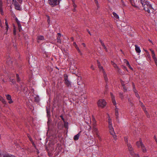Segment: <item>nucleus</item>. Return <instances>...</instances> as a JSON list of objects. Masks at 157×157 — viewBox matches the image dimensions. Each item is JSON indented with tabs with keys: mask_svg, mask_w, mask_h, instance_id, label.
I'll use <instances>...</instances> for the list:
<instances>
[{
	"mask_svg": "<svg viewBox=\"0 0 157 157\" xmlns=\"http://www.w3.org/2000/svg\"><path fill=\"white\" fill-rule=\"evenodd\" d=\"M3 157H16L14 155L9 154L7 153H6L2 155Z\"/></svg>",
	"mask_w": 157,
	"mask_h": 157,
	"instance_id": "nucleus-10",
	"label": "nucleus"
},
{
	"mask_svg": "<svg viewBox=\"0 0 157 157\" xmlns=\"http://www.w3.org/2000/svg\"><path fill=\"white\" fill-rule=\"evenodd\" d=\"M99 40L101 44L103 43V42L102 41V40H101V39H99Z\"/></svg>",
	"mask_w": 157,
	"mask_h": 157,
	"instance_id": "nucleus-63",
	"label": "nucleus"
},
{
	"mask_svg": "<svg viewBox=\"0 0 157 157\" xmlns=\"http://www.w3.org/2000/svg\"><path fill=\"white\" fill-rule=\"evenodd\" d=\"M50 19V17H49V16H48V22L50 21H49Z\"/></svg>",
	"mask_w": 157,
	"mask_h": 157,
	"instance_id": "nucleus-58",
	"label": "nucleus"
},
{
	"mask_svg": "<svg viewBox=\"0 0 157 157\" xmlns=\"http://www.w3.org/2000/svg\"><path fill=\"white\" fill-rule=\"evenodd\" d=\"M64 122V127L66 128H68V123L67 122H66L65 121Z\"/></svg>",
	"mask_w": 157,
	"mask_h": 157,
	"instance_id": "nucleus-28",
	"label": "nucleus"
},
{
	"mask_svg": "<svg viewBox=\"0 0 157 157\" xmlns=\"http://www.w3.org/2000/svg\"><path fill=\"white\" fill-rule=\"evenodd\" d=\"M122 67L123 68V69L124 70L128 71H127V68L125 67L124 66H122Z\"/></svg>",
	"mask_w": 157,
	"mask_h": 157,
	"instance_id": "nucleus-46",
	"label": "nucleus"
},
{
	"mask_svg": "<svg viewBox=\"0 0 157 157\" xmlns=\"http://www.w3.org/2000/svg\"><path fill=\"white\" fill-rule=\"evenodd\" d=\"M121 2L122 4V5L123 7H124L126 6V5L124 4V2L123 0H121Z\"/></svg>",
	"mask_w": 157,
	"mask_h": 157,
	"instance_id": "nucleus-34",
	"label": "nucleus"
},
{
	"mask_svg": "<svg viewBox=\"0 0 157 157\" xmlns=\"http://www.w3.org/2000/svg\"><path fill=\"white\" fill-rule=\"evenodd\" d=\"M32 144L34 146V147H35V148H36V146L35 144H34V142H33V141H32Z\"/></svg>",
	"mask_w": 157,
	"mask_h": 157,
	"instance_id": "nucleus-50",
	"label": "nucleus"
},
{
	"mask_svg": "<svg viewBox=\"0 0 157 157\" xmlns=\"http://www.w3.org/2000/svg\"><path fill=\"white\" fill-rule=\"evenodd\" d=\"M6 99L9 101L8 102L10 104H11L13 103V101H12L11 99V97L9 94H6Z\"/></svg>",
	"mask_w": 157,
	"mask_h": 157,
	"instance_id": "nucleus-9",
	"label": "nucleus"
},
{
	"mask_svg": "<svg viewBox=\"0 0 157 157\" xmlns=\"http://www.w3.org/2000/svg\"><path fill=\"white\" fill-rule=\"evenodd\" d=\"M128 101L131 103V104H132L131 100L129 98H128Z\"/></svg>",
	"mask_w": 157,
	"mask_h": 157,
	"instance_id": "nucleus-61",
	"label": "nucleus"
},
{
	"mask_svg": "<svg viewBox=\"0 0 157 157\" xmlns=\"http://www.w3.org/2000/svg\"><path fill=\"white\" fill-rule=\"evenodd\" d=\"M0 11L1 14V15H4V13H3L2 8H0Z\"/></svg>",
	"mask_w": 157,
	"mask_h": 157,
	"instance_id": "nucleus-40",
	"label": "nucleus"
},
{
	"mask_svg": "<svg viewBox=\"0 0 157 157\" xmlns=\"http://www.w3.org/2000/svg\"><path fill=\"white\" fill-rule=\"evenodd\" d=\"M98 105L99 107L104 108L106 105V102L104 99H100L98 102Z\"/></svg>",
	"mask_w": 157,
	"mask_h": 157,
	"instance_id": "nucleus-5",
	"label": "nucleus"
},
{
	"mask_svg": "<svg viewBox=\"0 0 157 157\" xmlns=\"http://www.w3.org/2000/svg\"><path fill=\"white\" fill-rule=\"evenodd\" d=\"M37 42H39V41H38V40H44V37L43 36H38L37 37Z\"/></svg>",
	"mask_w": 157,
	"mask_h": 157,
	"instance_id": "nucleus-18",
	"label": "nucleus"
},
{
	"mask_svg": "<svg viewBox=\"0 0 157 157\" xmlns=\"http://www.w3.org/2000/svg\"><path fill=\"white\" fill-rule=\"evenodd\" d=\"M103 77H104V79L105 81V82L106 83H107V82L108 81V78H107V75L106 74L105 72V73H103Z\"/></svg>",
	"mask_w": 157,
	"mask_h": 157,
	"instance_id": "nucleus-19",
	"label": "nucleus"
},
{
	"mask_svg": "<svg viewBox=\"0 0 157 157\" xmlns=\"http://www.w3.org/2000/svg\"><path fill=\"white\" fill-rule=\"evenodd\" d=\"M13 34L15 35L16 34V30L15 28V27L14 26H13Z\"/></svg>",
	"mask_w": 157,
	"mask_h": 157,
	"instance_id": "nucleus-32",
	"label": "nucleus"
},
{
	"mask_svg": "<svg viewBox=\"0 0 157 157\" xmlns=\"http://www.w3.org/2000/svg\"><path fill=\"white\" fill-rule=\"evenodd\" d=\"M115 116H116V120L117 121H118V109L116 108L115 109Z\"/></svg>",
	"mask_w": 157,
	"mask_h": 157,
	"instance_id": "nucleus-11",
	"label": "nucleus"
},
{
	"mask_svg": "<svg viewBox=\"0 0 157 157\" xmlns=\"http://www.w3.org/2000/svg\"><path fill=\"white\" fill-rule=\"evenodd\" d=\"M15 19V21H16V22H17V25H18L21 24L19 21H18V19L17 18H16Z\"/></svg>",
	"mask_w": 157,
	"mask_h": 157,
	"instance_id": "nucleus-39",
	"label": "nucleus"
},
{
	"mask_svg": "<svg viewBox=\"0 0 157 157\" xmlns=\"http://www.w3.org/2000/svg\"><path fill=\"white\" fill-rule=\"evenodd\" d=\"M98 67L99 68V69L100 70H102L103 73H105V70L104 69L103 67L102 66H101L100 67Z\"/></svg>",
	"mask_w": 157,
	"mask_h": 157,
	"instance_id": "nucleus-26",
	"label": "nucleus"
},
{
	"mask_svg": "<svg viewBox=\"0 0 157 157\" xmlns=\"http://www.w3.org/2000/svg\"><path fill=\"white\" fill-rule=\"evenodd\" d=\"M94 2L97 5V9H98L99 8L100 6L98 0H94Z\"/></svg>",
	"mask_w": 157,
	"mask_h": 157,
	"instance_id": "nucleus-27",
	"label": "nucleus"
},
{
	"mask_svg": "<svg viewBox=\"0 0 157 157\" xmlns=\"http://www.w3.org/2000/svg\"><path fill=\"white\" fill-rule=\"evenodd\" d=\"M74 0H72L73 1V5L74 8H76L77 7L76 5L75 4V2L74 1Z\"/></svg>",
	"mask_w": 157,
	"mask_h": 157,
	"instance_id": "nucleus-41",
	"label": "nucleus"
},
{
	"mask_svg": "<svg viewBox=\"0 0 157 157\" xmlns=\"http://www.w3.org/2000/svg\"><path fill=\"white\" fill-rule=\"evenodd\" d=\"M110 95L112 98L113 103L114 105H115L116 104V103L114 97L112 93H110Z\"/></svg>",
	"mask_w": 157,
	"mask_h": 157,
	"instance_id": "nucleus-12",
	"label": "nucleus"
},
{
	"mask_svg": "<svg viewBox=\"0 0 157 157\" xmlns=\"http://www.w3.org/2000/svg\"><path fill=\"white\" fill-rule=\"evenodd\" d=\"M65 84L67 86V87H69L71 85V82L69 81L68 80L64 82Z\"/></svg>",
	"mask_w": 157,
	"mask_h": 157,
	"instance_id": "nucleus-17",
	"label": "nucleus"
},
{
	"mask_svg": "<svg viewBox=\"0 0 157 157\" xmlns=\"http://www.w3.org/2000/svg\"><path fill=\"white\" fill-rule=\"evenodd\" d=\"M18 2L20 3L21 4L22 2V0H17Z\"/></svg>",
	"mask_w": 157,
	"mask_h": 157,
	"instance_id": "nucleus-51",
	"label": "nucleus"
},
{
	"mask_svg": "<svg viewBox=\"0 0 157 157\" xmlns=\"http://www.w3.org/2000/svg\"><path fill=\"white\" fill-rule=\"evenodd\" d=\"M5 24H6V29L7 30H8V28H9V26H8L6 19H5Z\"/></svg>",
	"mask_w": 157,
	"mask_h": 157,
	"instance_id": "nucleus-29",
	"label": "nucleus"
},
{
	"mask_svg": "<svg viewBox=\"0 0 157 157\" xmlns=\"http://www.w3.org/2000/svg\"><path fill=\"white\" fill-rule=\"evenodd\" d=\"M12 4L14 6L15 9L16 10L20 11L21 10V9L20 5L17 2L16 0H13Z\"/></svg>",
	"mask_w": 157,
	"mask_h": 157,
	"instance_id": "nucleus-6",
	"label": "nucleus"
},
{
	"mask_svg": "<svg viewBox=\"0 0 157 157\" xmlns=\"http://www.w3.org/2000/svg\"><path fill=\"white\" fill-rule=\"evenodd\" d=\"M0 100L4 104H6V102L5 100L1 96H0Z\"/></svg>",
	"mask_w": 157,
	"mask_h": 157,
	"instance_id": "nucleus-24",
	"label": "nucleus"
},
{
	"mask_svg": "<svg viewBox=\"0 0 157 157\" xmlns=\"http://www.w3.org/2000/svg\"><path fill=\"white\" fill-rule=\"evenodd\" d=\"M93 70H95V68L93 65H92L90 67Z\"/></svg>",
	"mask_w": 157,
	"mask_h": 157,
	"instance_id": "nucleus-49",
	"label": "nucleus"
},
{
	"mask_svg": "<svg viewBox=\"0 0 157 157\" xmlns=\"http://www.w3.org/2000/svg\"><path fill=\"white\" fill-rule=\"evenodd\" d=\"M111 64L112 65H113V66L115 68H118V67L117 65L113 61H111Z\"/></svg>",
	"mask_w": 157,
	"mask_h": 157,
	"instance_id": "nucleus-21",
	"label": "nucleus"
},
{
	"mask_svg": "<svg viewBox=\"0 0 157 157\" xmlns=\"http://www.w3.org/2000/svg\"><path fill=\"white\" fill-rule=\"evenodd\" d=\"M141 141V140H140L139 141H137L136 142V144L137 146L139 147L140 146H141L140 145V141Z\"/></svg>",
	"mask_w": 157,
	"mask_h": 157,
	"instance_id": "nucleus-30",
	"label": "nucleus"
},
{
	"mask_svg": "<svg viewBox=\"0 0 157 157\" xmlns=\"http://www.w3.org/2000/svg\"><path fill=\"white\" fill-rule=\"evenodd\" d=\"M94 132L95 133L96 135H97V133H98V130L96 127V123L95 122H94Z\"/></svg>",
	"mask_w": 157,
	"mask_h": 157,
	"instance_id": "nucleus-13",
	"label": "nucleus"
},
{
	"mask_svg": "<svg viewBox=\"0 0 157 157\" xmlns=\"http://www.w3.org/2000/svg\"><path fill=\"white\" fill-rule=\"evenodd\" d=\"M34 101L35 102H38L40 101V98L38 96H36L34 98Z\"/></svg>",
	"mask_w": 157,
	"mask_h": 157,
	"instance_id": "nucleus-23",
	"label": "nucleus"
},
{
	"mask_svg": "<svg viewBox=\"0 0 157 157\" xmlns=\"http://www.w3.org/2000/svg\"><path fill=\"white\" fill-rule=\"evenodd\" d=\"M73 45L75 47V48L77 50V51H78V52L79 53H81L80 50L79 49L77 45L76 44L75 42H74L73 43Z\"/></svg>",
	"mask_w": 157,
	"mask_h": 157,
	"instance_id": "nucleus-14",
	"label": "nucleus"
},
{
	"mask_svg": "<svg viewBox=\"0 0 157 157\" xmlns=\"http://www.w3.org/2000/svg\"><path fill=\"white\" fill-rule=\"evenodd\" d=\"M146 114L147 117L149 118L150 117V115L147 112H146Z\"/></svg>",
	"mask_w": 157,
	"mask_h": 157,
	"instance_id": "nucleus-47",
	"label": "nucleus"
},
{
	"mask_svg": "<svg viewBox=\"0 0 157 157\" xmlns=\"http://www.w3.org/2000/svg\"><path fill=\"white\" fill-rule=\"evenodd\" d=\"M61 0H48V4L52 7H55L59 4Z\"/></svg>",
	"mask_w": 157,
	"mask_h": 157,
	"instance_id": "nucleus-3",
	"label": "nucleus"
},
{
	"mask_svg": "<svg viewBox=\"0 0 157 157\" xmlns=\"http://www.w3.org/2000/svg\"><path fill=\"white\" fill-rule=\"evenodd\" d=\"M140 145L141 146L142 151L144 153H146L147 152V149L145 146L143 144L142 142V141H140Z\"/></svg>",
	"mask_w": 157,
	"mask_h": 157,
	"instance_id": "nucleus-8",
	"label": "nucleus"
},
{
	"mask_svg": "<svg viewBox=\"0 0 157 157\" xmlns=\"http://www.w3.org/2000/svg\"><path fill=\"white\" fill-rule=\"evenodd\" d=\"M124 140L125 142L126 143V144H127H127H129L128 142V138L127 137H124Z\"/></svg>",
	"mask_w": 157,
	"mask_h": 157,
	"instance_id": "nucleus-31",
	"label": "nucleus"
},
{
	"mask_svg": "<svg viewBox=\"0 0 157 157\" xmlns=\"http://www.w3.org/2000/svg\"><path fill=\"white\" fill-rule=\"evenodd\" d=\"M97 63L98 66V67H100V66H101V63H100V62L98 60H97Z\"/></svg>",
	"mask_w": 157,
	"mask_h": 157,
	"instance_id": "nucleus-43",
	"label": "nucleus"
},
{
	"mask_svg": "<svg viewBox=\"0 0 157 157\" xmlns=\"http://www.w3.org/2000/svg\"><path fill=\"white\" fill-rule=\"evenodd\" d=\"M123 88L124 90V91H125L127 90V89L125 88V85H123Z\"/></svg>",
	"mask_w": 157,
	"mask_h": 157,
	"instance_id": "nucleus-44",
	"label": "nucleus"
},
{
	"mask_svg": "<svg viewBox=\"0 0 157 157\" xmlns=\"http://www.w3.org/2000/svg\"><path fill=\"white\" fill-rule=\"evenodd\" d=\"M47 151H48V155L50 156V155L51 154V153H50V152H49V150L48 149H47Z\"/></svg>",
	"mask_w": 157,
	"mask_h": 157,
	"instance_id": "nucleus-60",
	"label": "nucleus"
},
{
	"mask_svg": "<svg viewBox=\"0 0 157 157\" xmlns=\"http://www.w3.org/2000/svg\"><path fill=\"white\" fill-rule=\"evenodd\" d=\"M87 31L88 32V33L90 35H91V34L90 31L88 29H87Z\"/></svg>",
	"mask_w": 157,
	"mask_h": 157,
	"instance_id": "nucleus-62",
	"label": "nucleus"
},
{
	"mask_svg": "<svg viewBox=\"0 0 157 157\" xmlns=\"http://www.w3.org/2000/svg\"><path fill=\"white\" fill-rule=\"evenodd\" d=\"M57 40H57V42L59 43H60L61 42V41L60 40H59V39L58 38H57Z\"/></svg>",
	"mask_w": 157,
	"mask_h": 157,
	"instance_id": "nucleus-56",
	"label": "nucleus"
},
{
	"mask_svg": "<svg viewBox=\"0 0 157 157\" xmlns=\"http://www.w3.org/2000/svg\"><path fill=\"white\" fill-rule=\"evenodd\" d=\"M3 3L2 0H0V8H2Z\"/></svg>",
	"mask_w": 157,
	"mask_h": 157,
	"instance_id": "nucleus-38",
	"label": "nucleus"
},
{
	"mask_svg": "<svg viewBox=\"0 0 157 157\" xmlns=\"http://www.w3.org/2000/svg\"><path fill=\"white\" fill-rule=\"evenodd\" d=\"M140 102L141 103V106L142 107H143V108H144V105H143V103L142 102H141L140 101Z\"/></svg>",
	"mask_w": 157,
	"mask_h": 157,
	"instance_id": "nucleus-54",
	"label": "nucleus"
},
{
	"mask_svg": "<svg viewBox=\"0 0 157 157\" xmlns=\"http://www.w3.org/2000/svg\"><path fill=\"white\" fill-rule=\"evenodd\" d=\"M105 88L106 90H107L108 89V85H107V83L106 84L105 86Z\"/></svg>",
	"mask_w": 157,
	"mask_h": 157,
	"instance_id": "nucleus-52",
	"label": "nucleus"
},
{
	"mask_svg": "<svg viewBox=\"0 0 157 157\" xmlns=\"http://www.w3.org/2000/svg\"><path fill=\"white\" fill-rule=\"evenodd\" d=\"M16 77H17V82H19L20 81V78H19V75L18 74H16Z\"/></svg>",
	"mask_w": 157,
	"mask_h": 157,
	"instance_id": "nucleus-33",
	"label": "nucleus"
},
{
	"mask_svg": "<svg viewBox=\"0 0 157 157\" xmlns=\"http://www.w3.org/2000/svg\"><path fill=\"white\" fill-rule=\"evenodd\" d=\"M126 65L128 66L130 65L129 62L127 61L126 62Z\"/></svg>",
	"mask_w": 157,
	"mask_h": 157,
	"instance_id": "nucleus-55",
	"label": "nucleus"
},
{
	"mask_svg": "<svg viewBox=\"0 0 157 157\" xmlns=\"http://www.w3.org/2000/svg\"><path fill=\"white\" fill-rule=\"evenodd\" d=\"M109 131L110 134L113 136L114 139L115 140H116L117 138V136L115 135V133L114 131V129L112 126L109 127Z\"/></svg>",
	"mask_w": 157,
	"mask_h": 157,
	"instance_id": "nucleus-7",
	"label": "nucleus"
},
{
	"mask_svg": "<svg viewBox=\"0 0 157 157\" xmlns=\"http://www.w3.org/2000/svg\"><path fill=\"white\" fill-rule=\"evenodd\" d=\"M60 117H61L62 120L63 121V122L65 121V120L64 118H63V117L62 115H60Z\"/></svg>",
	"mask_w": 157,
	"mask_h": 157,
	"instance_id": "nucleus-48",
	"label": "nucleus"
},
{
	"mask_svg": "<svg viewBox=\"0 0 157 157\" xmlns=\"http://www.w3.org/2000/svg\"><path fill=\"white\" fill-rule=\"evenodd\" d=\"M135 95H136V96L137 98H140V97L139 96L138 94V93H137V92H135Z\"/></svg>",
	"mask_w": 157,
	"mask_h": 157,
	"instance_id": "nucleus-45",
	"label": "nucleus"
},
{
	"mask_svg": "<svg viewBox=\"0 0 157 157\" xmlns=\"http://www.w3.org/2000/svg\"><path fill=\"white\" fill-rule=\"evenodd\" d=\"M77 83L79 85L78 88L80 89L81 91H83L82 87L85 86V84L82 80V78L81 77H78L77 80Z\"/></svg>",
	"mask_w": 157,
	"mask_h": 157,
	"instance_id": "nucleus-4",
	"label": "nucleus"
},
{
	"mask_svg": "<svg viewBox=\"0 0 157 157\" xmlns=\"http://www.w3.org/2000/svg\"><path fill=\"white\" fill-rule=\"evenodd\" d=\"M127 147L128 151H129V153L133 157H140L138 154L135 153L134 149L132 146L130 144H127Z\"/></svg>",
	"mask_w": 157,
	"mask_h": 157,
	"instance_id": "nucleus-2",
	"label": "nucleus"
},
{
	"mask_svg": "<svg viewBox=\"0 0 157 157\" xmlns=\"http://www.w3.org/2000/svg\"><path fill=\"white\" fill-rule=\"evenodd\" d=\"M148 0H144L143 1V0H140V2L143 6L144 10L145 11H147L149 13H153L154 9L152 7L149 2L148 1Z\"/></svg>",
	"mask_w": 157,
	"mask_h": 157,
	"instance_id": "nucleus-1",
	"label": "nucleus"
},
{
	"mask_svg": "<svg viewBox=\"0 0 157 157\" xmlns=\"http://www.w3.org/2000/svg\"><path fill=\"white\" fill-rule=\"evenodd\" d=\"M80 136L79 133H78L77 135H75L74 137V140H77L79 139V137Z\"/></svg>",
	"mask_w": 157,
	"mask_h": 157,
	"instance_id": "nucleus-20",
	"label": "nucleus"
},
{
	"mask_svg": "<svg viewBox=\"0 0 157 157\" xmlns=\"http://www.w3.org/2000/svg\"><path fill=\"white\" fill-rule=\"evenodd\" d=\"M97 137H98V139L100 141L101 140V137L99 136V135H98V133H97L96 135Z\"/></svg>",
	"mask_w": 157,
	"mask_h": 157,
	"instance_id": "nucleus-42",
	"label": "nucleus"
},
{
	"mask_svg": "<svg viewBox=\"0 0 157 157\" xmlns=\"http://www.w3.org/2000/svg\"><path fill=\"white\" fill-rule=\"evenodd\" d=\"M119 95L120 97L121 98V99H123V93H119Z\"/></svg>",
	"mask_w": 157,
	"mask_h": 157,
	"instance_id": "nucleus-37",
	"label": "nucleus"
},
{
	"mask_svg": "<svg viewBox=\"0 0 157 157\" xmlns=\"http://www.w3.org/2000/svg\"><path fill=\"white\" fill-rule=\"evenodd\" d=\"M121 83L122 84V86H123V85H124V83L123 82L122 80H121Z\"/></svg>",
	"mask_w": 157,
	"mask_h": 157,
	"instance_id": "nucleus-59",
	"label": "nucleus"
},
{
	"mask_svg": "<svg viewBox=\"0 0 157 157\" xmlns=\"http://www.w3.org/2000/svg\"><path fill=\"white\" fill-rule=\"evenodd\" d=\"M113 14L114 17L115 18L117 19H119V17L118 15L115 12H113Z\"/></svg>",
	"mask_w": 157,
	"mask_h": 157,
	"instance_id": "nucleus-22",
	"label": "nucleus"
},
{
	"mask_svg": "<svg viewBox=\"0 0 157 157\" xmlns=\"http://www.w3.org/2000/svg\"><path fill=\"white\" fill-rule=\"evenodd\" d=\"M18 29L19 32H21V24L18 25Z\"/></svg>",
	"mask_w": 157,
	"mask_h": 157,
	"instance_id": "nucleus-36",
	"label": "nucleus"
},
{
	"mask_svg": "<svg viewBox=\"0 0 157 157\" xmlns=\"http://www.w3.org/2000/svg\"><path fill=\"white\" fill-rule=\"evenodd\" d=\"M82 44L83 46L84 47H85L86 46V45L84 43H82Z\"/></svg>",
	"mask_w": 157,
	"mask_h": 157,
	"instance_id": "nucleus-64",
	"label": "nucleus"
},
{
	"mask_svg": "<svg viewBox=\"0 0 157 157\" xmlns=\"http://www.w3.org/2000/svg\"><path fill=\"white\" fill-rule=\"evenodd\" d=\"M10 81L12 82L13 83L15 82V80H14V79H10Z\"/></svg>",
	"mask_w": 157,
	"mask_h": 157,
	"instance_id": "nucleus-53",
	"label": "nucleus"
},
{
	"mask_svg": "<svg viewBox=\"0 0 157 157\" xmlns=\"http://www.w3.org/2000/svg\"><path fill=\"white\" fill-rule=\"evenodd\" d=\"M128 67L130 69H131L132 70H133L132 68L131 67L130 65H129Z\"/></svg>",
	"mask_w": 157,
	"mask_h": 157,
	"instance_id": "nucleus-57",
	"label": "nucleus"
},
{
	"mask_svg": "<svg viewBox=\"0 0 157 157\" xmlns=\"http://www.w3.org/2000/svg\"><path fill=\"white\" fill-rule=\"evenodd\" d=\"M64 81H67L68 80V75L66 74H64Z\"/></svg>",
	"mask_w": 157,
	"mask_h": 157,
	"instance_id": "nucleus-25",
	"label": "nucleus"
},
{
	"mask_svg": "<svg viewBox=\"0 0 157 157\" xmlns=\"http://www.w3.org/2000/svg\"><path fill=\"white\" fill-rule=\"evenodd\" d=\"M109 127L110 126H112V122L111 120L110 119H109Z\"/></svg>",
	"mask_w": 157,
	"mask_h": 157,
	"instance_id": "nucleus-35",
	"label": "nucleus"
},
{
	"mask_svg": "<svg viewBox=\"0 0 157 157\" xmlns=\"http://www.w3.org/2000/svg\"><path fill=\"white\" fill-rule=\"evenodd\" d=\"M150 50L151 52V54H152V56L153 59H156V58L155 56V54L154 53V52L153 50H152L151 49H150Z\"/></svg>",
	"mask_w": 157,
	"mask_h": 157,
	"instance_id": "nucleus-16",
	"label": "nucleus"
},
{
	"mask_svg": "<svg viewBox=\"0 0 157 157\" xmlns=\"http://www.w3.org/2000/svg\"><path fill=\"white\" fill-rule=\"evenodd\" d=\"M135 50L136 52L138 53H140L141 52V50L140 47H139L137 45H135Z\"/></svg>",
	"mask_w": 157,
	"mask_h": 157,
	"instance_id": "nucleus-15",
	"label": "nucleus"
}]
</instances>
